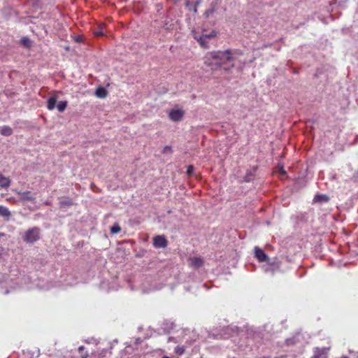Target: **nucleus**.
<instances>
[{
    "label": "nucleus",
    "mask_w": 358,
    "mask_h": 358,
    "mask_svg": "<svg viewBox=\"0 0 358 358\" xmlns=\"http://www.w3.org/2000/svg\"><path fill=\"white\" fill-rule=\"evenodd\" d=\"M238 55H241V52L229 49L224 51L208 52L204 57V64L213 71L222 68L224 71H229L234 67V61Z\"/></svg>",
    "instance_id": "nucleus-1"
},
{
    "label": "nucleus",
    "mask_w": 358,
    "mask_h": 358,
    "mask_svg": "<svg viewBox=\"0 0 358 358\" xmlns=\"http://www.w3.org/2000/svg\"><path fill=\"white\" fill-rule=\"evenodd\" d=\"M215 36L216 32L215 31H211L209 34L202 33L201 35H199L196 33L194 34V39H196L199 45L204 48H208V41Z\"/></svg>",
    "instance_id": "nucleus-2"
},
{
    "label": "nucleus",
    "mask_w": 358,
    "mask_h": 358,
    "mask_svg": "<svg viewBox=\"0 0 358 358\" xmlns=\"http://www.w3.org/2000/svg\"><path fill=\"white\" fill-rule=\"evenodd\" d=\"M40 239V229L38 227H33L28 229L23 237L24 241L27 243H33Z\"/></svg>",
    "instance_id": "nucleus-3"
},
{
    "label": "nucleus",
    "mask_w": 358,
    "mask_h": 358,
    "mask_svg": "<svg viewBox=\"0 0 358 358\" xmlns=\"http://www.w3.org/2000/svg\"><path fill=\"white\" fill-rule=\"evenodd\" d=\"M168 241L164 236L157 235L153 238V246L156 248H165Z\"/></svg>",
    "instance_id": "nucleus-4"
},
{
    "label": "nucleus",
    "mask_w": 358,
    "mask_h": 358,
    "mask_svg": "<svg viewBox=\"0 0 358 358\" xmlns=\"http://www.w3.org/2000/svg\"><path fill=\"white\" fill-rule=\"evenodd\" d=\"M189 265L194 269H197L203 265V259L201 257H193L188 259Z\"/></svg>",
    "instance_id": "nucleus-5"
},
{
    "label": "nucleus",
    "mask_w": 358,
    "mask_h": 358,
    "mask_svg": "<svg viewBox=\"0 0 358 358\" xmlns=\"http://www.w3.org/2000/svg\"><path fill=\"white\" fill-rule=\"evenodd\" d=\"M184 112L182 110H171L169 113V117L172 121L178 122L182 120Z\"/></svg>",
    "instance_id": "nucleus-6"
},
{
    "label": "nucleus",
    "mask_w": 358,
    "mask_h": 358,
    "mask_svg": "<svg viewBox=\"0 0 358 358\" xmlns=\"http://www.w3.org/2000/svg\"><path fill=\"white\" fill-rule=\"evenodd\" d=\"M255 257L259 262H264L268 259V255L258 247L255 248Z\"/></svg>",
    "instance_id": "nucleus-7"
},
{
    "label": "nucleus",
    "mask_w": 358,
    "mask_h": 358,
    "mask_svg": "<svg viewBox=\"0 0 358 358\" xmlns=\"http://www.w3.org/2000/svg\"><path fill=\"white\" fill-rule=\"evenodd\" d=\"M329 350V348H316L314 350V355H315L318 358H327Z\"/></svg>",
    "instance_id": "nucleus-8"
},
{
    "label": "nucleus",
    "mask_w": 358,
    "mask_h": 358,
    "mask_svg": "<svg viewBox=\"0 0 358 358\" xmlns=\"http://www.w3.org/2000/svg\"><path fill=\"white\" fill-rule=\"evenodd\" d=\"M18 194L20 196V200L23 201H32L35 199L30 191L19 192Z\"/></svg>",
    "instance_id": "nucleus-9"
},
{
    "label": "nucleus",
    "mask_w": 358,
    "mask_h": 358,
    "mask_svg": "<svg viewBox=\"0 0 358 358\" xmlns=\"http://www.w3.org/2000/svg\"><path fill=\"white\" fill-rule=\"evenodd\" d=\"M10 185L9 178L5 177L0 173V187L2 188H8Z\"/></svg>",
    "instance_id": "nucleus-10"
},
{
    "label": "nucleus",
    "mask_w": 358,
    "mask_h": 358,
    "mask_svg": "<svg viewBox=\"0 0 358 358\" xmlns=\"http://www.w3.org/2000/svg\"><path fill=\"white\" fill-rule=\"evenodd\" d=\"M0 134L2 136H10L13 134V129L9 126H3L0 127Z\"/></svg>",
    "instance_id": "nucleus-11"
},
{
    "label": "nucleus",
    "mask_w": 358,
    "mask_h": 358,
    "mask_svg": "<svg viewBox=\"0 0 358 358\" xmlns=\"http://www.w3.org/2000/svg\"><path fill=\"white\" fill-rule=\"evenodd\" d=\"M0 215L8 220L11 213L8 208L3 206H0Z\"/></svg>",
    "instance_id": "nucleus-12"
},
{
    "label": "nucleus",
    "mask_w": 358,
    "mask_h": 358,
    "mask_svg": "<svg viewBox=\"0 0 358 358\" xmlns=\"http://www.w3.org/2000/svg\"><path fill=\"white\" fill-rule=\"evenodd\" d=\"M57 98L55 96L50 97L47 101V108L48 110H53L55 108Z\"/></svg>",
    "instance_id": "nucleus-13"
},
{
    "label": "nucleus",
    "mask_w": 358,
    "mask_h": 358,
    "mask_svg": "<svg viewBox=\"0 0 358 358\" xmlns=\"http://www.w3.org/2000/svg\"><path fill=\"white\" fill-rule=\"evenodd\" d=\"M95 94L97 97L104 98L107 95V91L104 87H99L96 90Z\"/></svg>",
    "instance_id": "nucleus-14"
},
{
    "label": "nucleus",
    "mask_w": 358,
    "mask_h": 358,
    "mask_svg": "<svg viewBox=\"0 0 358 358\" xmlns=\"http://www.w3.org/2000/svg\"><path fill=\"white\" fill-rule=\"evenodd\" d=\"M59 204L62 207L71 206L74 205V202L71 199H66L59 202Z\"/></svg>",
    "instance_id": "nucleus-15"
},
{
    "label": "nucleus",
    "mask_w": 358,
    "mask_h": 358,
    "mask_svg": "<svg viewBox=\"0 0 358 358\" xmlns=\"http://www.w3.org/2000/svg\"><path fill=\"white\" fill-rule=\"evenodd\" d=\"M105 27L104 24H99L98 29L94 31V35L96 36H103V29Z\"/></svg>",
    "instance_id": "nucleus-16"
},
{
    "label": "nucleus",
    "mask_w": 358,
    "mask_h": 358,
    "mask_svg": "<svg viewBox=\"0 0 358 358\" xmlns=\"http://www.w3.org/2000/svg\"><path fill=\"white\" fill-rule=\"evenodd\" d=\"M67 106V101H59L57 106V108L59 112H63L66 108Z\"/></svg>",
    "instance_id": "nucleus-17"
},
{
    "label": "nucleus",
    "mask_w": 358,
    "mask_h": 358,
    "mask_svg": "<svg viewBox=\"0 0 358 358\" xmlns=\"http://www.w3.org/2000/svg\"><path fill=\"white\" fill-rule=\"evenodd\" d=\"M78 352L80 354L81 358H87L89 357V354L87 351H85V347L83 345L78 348Z\"/></svg>",
    "instance_id": "nucleus-18"
},
{
    "label": "nucleus",
    "mask_w": 358,
    "mask_h": 358,
    "mask_svg": "<svg viewBox=\"0 0 358 358\" xmlns=\"http://www.w3.org/2000/svg\"><path fill=\"white\" fill-rule=\"evenodd\" d=\"M121 231V228L117 223L114 224L110 228V233L113 234H115L119 233Z\"/></svg>",
    "instance_id": "nucleus-19"
},
{
    "label": "nucleus",
    "mask_w": 358,
    "mask_h": 358,
    "mask_svg": "<svg viewBox=\"0 0 358 358\" xmlns=\"http://www.w3.org/2000/svg\"><path fill=\"white\" fill-rule=\"evenodd\" d=\"M215 6H213L210 8L207 9L204 15L206 17H209L211 15H213L215 13Z\"/></svg>",
    "instance_id": "nucleus-20"
},
{
    "label": "nucleus",
    "mask_w": 358,
    "mask_h": 358,
    "mask_svg": "<svg viewBox=\"0 0 358 358\" xmlns=\"http://www.w3.org/2000/svg\"><path fill=\"white\" fill-rule=\"evenodd\" d=\"M175 352L178 355H182L185 352V348L183 346L178 345L175 348Z\"/></svg>",
    "instance_id": "nucleus-21"
},
{
    "label": "nucleus",
    "mask_w": 358,
    "mask_h": 358,
    "mask_svg": "<svg viewBox=\"0 0 358 358\" xmlns=\"http://www.w3.org/2000/svg\"><path fill=\"white\" fill-rule=\"evenodd\" d=\"M321 199H324L326 201H328V198H327V196L326 195H317L314 198L315 201H320Z\"/></svg>",
    "instance_id": "nucleus-22"
},
{
    "label": "nucleus",
    "mask_w": 358,
    "mask_h": 358,
    "mask_svg": "<svg viewBox=\"0 0 358 358\" xmlns=\"http://www.w3.org/2000/svg\"><path fill=\"white\" fill-rule=\"evenodd\" d=\"M194 171V166H192V165H189L187 166V176H191L192 174Z\"/></svg>",
    "instance_id": "nucleus-23"
},
{
    "label": "nucleus",
    "mask_w": 358,
    "mask_h": 358,
    "mask_svg": "<svg viewBox=\"0 0 358 358\" xmlns=\"http://www.w3.org/2000/svg\"><path fill=\"white\" fill-rule=\"evenodd\" d=\"M280 173L282 175H285L286 174V171H285V169H284V168L282 166L280 169Z\"/></svg>",
    "instance_id": "nucleus-24"
},
{
    "label": "nucleus",
    "mask_w": 358,
    "mask_h": 358,
    "mask_svg": "<svg viewBox=\"0 0 358 358\" xmlns=\"http://www.w3.org/2000/svg\"><path fill=\"white\" fill-rule=\"evenodd\" d=\"M23 41V43L25 45L27 43V42H28V40L27 39H25V38H23L22 40Z\"/></svg>",
    "instance_id": "nucleus-25"
},
{
    "label": "nucleus",
    "mask_w": 358,
    "mask_h": 358,
    "mask_svg": "<svg viewBox=\"0 0 358 358\" xmlns=\"http://www.w3.org/2000/svg\"><path fill=\"white\" fill-rule=\"evenodd\" d=\"M5 236V234H4L3 233H1V232H0V238H1V237H3V236Z\"/></svg>",
    "instance_id": "nucleus-26"
},
{
    "label": "nucleus",
    "mask_w": 358,
    "mask_h": 358,
    "mask_svg": "<svg viewBox=\"0 0 358 358\" xmlns=\"http://www.w3.org/2000/svg\"><path fill=\"white\" fill-rule=\"evenodd\" d=\"M165 149H166V150H168V149H169V150H171V148H170V147H168V146H166V147H165Z\"/></svg>",
    "instance_id": "nucleus-27"
},
{
    "label": "nucleus",
    "mask_w": 358,
    "mask_h": 358,
    "mask_svg": "<svg viewBox=\"0 0 358 358\" xmlns=\"http://www.w3.org/2000/svg\"><path fill=\"white\" fill-rule=\"evenodd\" d=\"M165 149H166V150H168V149H169V150H171V148H170V147H168V146H166V147H165Z\"/></svg>",
    "instance_id": "nucleus-28"
},
{
    "label": "nucleus",
    "mask_w": 358,
    "mask_h": 358,
    "mask_svg": "<svg viewBox=\"0 0 358 358\" xmlns=\"http://www.w3.org/2000/svg\"><path fill=\"white\" fill-rule=\"evenodd\" d=\"M311 358H318L315 355H313V356Z\"/></svg>",
    "instance_id": "nucleus-29"
},
{
    "label": "nucleus",
    "mask_w": 358,
    "mask_h": 358,
    "mask_svg": "<svg viewBox=\"0 0 358 358\" xmlns=\"http://www.w3.org/2000/svg\"><path fill=\"white\" fill-rule=\"evenodd\" d=\"M162 358H169V357H167V356H164V357H163Z\"/></svg>",
    "instance_id": "nucleus-30"
}]
</instances>
